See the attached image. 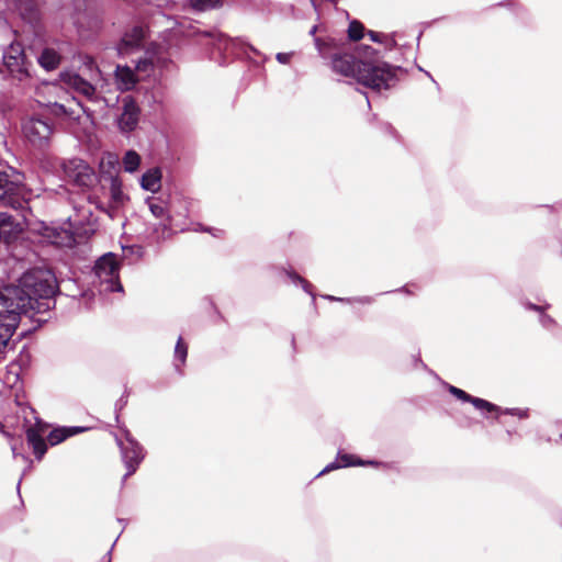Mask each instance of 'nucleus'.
Segmentation results:
<instances>
[{
	"label": "nucleus",
	"mask_w": 562,
	"mask_h": 562,
	"mask_svg": "<svg viewBox=\"0 0 562 562\" xmlns=\"http://www.w3.org/2000/svg\"><path fill=\"white\" fill-rule=\"evenodd\" d=\"M336 74L356 80L373 90L387 89L395 80V68L381 60L369 46L359 47L356 55L336 54L331 59Z\"/></svg>",
	"instance_id": "obj_2"
},
{
	"label": "nucleus",
	"mask_w": 562,
	"mask_h": 562,
	"mask_svg": "<svg viewBox=\"0 0 562 562\" xmlns=\"http://www.w3.org/2000/svg\"><path fill=\"white\" fill-rule=\"evenodd\" d=\"M36 232L43 237V241L60 247H71L75 243L72 233L68 228L38 224Z\"/></svg>",
	"instance_id": "obj_9"
},
{
	"label": "nucleus",
	"mask_w": 562,
	"mask_h": 562,
	"mask_svg": "<svg viewBox=\"0 0 562 562\" xmlns=\"http://www.w3.org/2000/svg\"><path fill=\"white\" fill-rule=\"evenodd\" d=\"M541 323H542V325H543L544 327H549V325H550V324H552V323H553V321H552L549 316H547V315H542V316H541Z\"/></svg>",
	"instance_id": "obj_34"
},
{
	"label": "nucleus",
	"mask_w": 562,
	"mask_h": 562,
	"mask_svg": "<svg viewBox=\"0 0 562 562\" xmlns=\"http://www.w3.org/2000/svg\"><path fill=\"white\" fill-rule=\"evenodd\" d=\"M140 186L144 190L153 193L157 192L161 186V171L159 168L147 170L140 179Z\"/></svg>",
	"instance_id": "obj_18"
},
{
	"label": "nucleus",
	"mask_w": 562,
	"mask_h": 562,
	"mask_svg": "<svg viewBox=\"0 0 562 562\" xmlns=\"http://www.w3.org/2000/svg\"><path fill=\"white\" fill-rule=\"evenodd\" d=\"M162 60L159 57H146L139 59L135 67V72L139 80L150 77L156 66L160 65Z\"/></svg>",
	"instance_id": "obj_20"
},
{
	"label": "nucleus",
	"mask_w": 562,
	"mask_h": 562,
	"mask_svg": "<svg viewBox=\"0 0 562 562\" xmlns=\"http://www.w3.org/2000/svg\"><path fill=\"white\" fill-rule=\"evenodd\" d=\"M110 195L114 207L123 205L127 199L122 190V182L117 178L111 179Z\"/></svg>",
	"instance_id": "obj_21"
},
{
	"label": "nucleus",
	"mask_w": 562,
	"mask_h": 562,
	"mask_svg": "<svg viewBox=\"0 0 562 562\" xmlns=\"http://www.w3.org/2000/svg\"><path fill=\"white\" fill-rule=\"evenodd\" d=\"M290 277L292 278L293 281L299 282L307 293L312 294L311 284L306 280H304L297 274H290Z\"/></svg>",
	"instance_id": "obj_31"
},
{
	"label": "nucleus",
	"mask_w": 562,
	"mask_h": 562,
	"mask_svg": "<svg viewBox=\"0 0 562 562\" xmlns=\"http://www.w3.org/2000/svg\"><path fill=\"white\" fill-rule=\"evenodd\" d=\"M78 431H80L79 428H57L49 432L47 440L49 445L55 446Z\"/></svg>",
	"instance_id": "obj_23"
},
{
	"label": "nucleus",
	"mask_w": 562,
	"mask_h": 562,
	"mask_svg": "<svg viewBox=\"0 0 562 562\" xmlns=\"http://www.w3.org/2000/svg\"><path fill=\"white\" fill-rule=\"evenodd\" d=\"M23 133L30 143L42 147L48 143L53 128L46 121L33 117L23 124Z\"/></svg>",
	"instance_id": "obj_7"
},
{
	"label": "nucleus",
	"mask_w": 562,
	"mask_h": 562,
	"mask_svg": "<svg viewBox=\"0 0 562 562\" xmlns=\"http://www.w3.org/2000/svg\"><path fill=\"white\" fill-rule=\"evenodd\" d=\"M528 307L531 308V310H535V311H539L540 310L539 306L533 305V304H529Z\"/></svg>",
	"instance_id": "obj_36"
},
{
	"label": "nucleus",
	"mask_w": 562,
	"mask_h": 562,
	"mask_svg": "<svg viewBox=\"0 0 562 562\" xmlns=\"http://www.w3.org/2000/svg\"><path fill=\"white\" fill-rule=\"evenodd\" d=\"M56 289L52 271L40 268L25 272L18 285L0 289V351L8 346L20 315L29 311L41 313L49 310Z\"/></svg>",
	"instance_id": "obj_1"
},
{
	"label": "nucleus",
	"mask_w": 562,
	"mask_h": 562,
	"mask_svg": "<svg viewBox=\"0 0 562 562\" xmlns=\"http://www.w3.org/2000/svg\"><path fill=\"white\" fill-rule=\"evenodd\" d=\"M369 36L373 42H381V34L375 32H369Z\"/></svg>",
	"instance_id": "obj_35"
},
{
	"label": "nucleus",
	"mask_w": 562,
	"mask_h": 562,
	"mask_svg": "<svg viewBox=\"0 0 562 562\" xmlns=\"http://www.w3.org/2000/svg\"><path fill=\"white\" fill-rule=\"evenodd\" d=\"M147 203L151 214L155 217L162 218L166 216L167 211L162 202H158L155 199H148Z\"/></svg>",
	"instance_id": "obj_26"
},
{
	"label": "nucleus",
	"mask_w": 562,
	"mask_h": 562,
	"mask_svg": "<svg viewBox=\"0 0 562 562\" xmlns=\"http://www.w3.org/2000/svg\"><path fill=\"white\" fill-rule=\"evenodd\" d=\"M315 44H316V47L318 49V52L321 53L322 56H325V52H324V43H322V41L319 38H315Z\"/></svg>",
	"instance_id": "obj_33"
},
{
	"label": "nucleus",
	"mask_w": 562,
	"mask_h": 562,
	"mask_svg": "<svg viewBox=\"0 0 562 562\" xmlns=\"http://www.w3.org/2000/svg\"><path fill=\"white\" fill-rule=\"evenodd\" d=\"M75 105H76V108L66 106L65 104H60V103L55 102L53 104V112L56 115H65V116H68L69 119H71V120H76L79 123H82L85 125H90L91 121H90L89 116L86 114V112H85L83 108L81 106V104L80 103H76Z\"/></svg>",
	"instance_id": "obj_16"
},
{
	"label": "nucleus",
	"mask_w": 562,
	"mask_h": 562,
	"mask_svg": "<svg viewBox=\"0 0 562 562\" xmlns=\"http://www.w3.org/2000/svg\"><path fill=\"white\" fill-rule=\"evenodd\" d=\"M66 177L79 187H89L94 180V172L82 159H70L64 164Z\"/></svg>",
	"instance_id": "obj_6"
},
{
	"label": "nucleus",
	"mask_w": 562,
	"mask_h": 562,
	"mask_svg": "<svg viewBox=\"0 0 562 562\" xmlns=\"http://www.w3.org/2000/svg\"><path fill=\"white\" fill-rule=\"evenodd\" d=\"M94 64L93 59L92 58H89V65L90 67Z\"/></svg>",
	"instance_id": "obj_39"
},
{
	"label": "nucleus",
	"mask_w": 562,
	"mask_h": 562,
	"mask_svg": "<svg viewBox=\"0 0 562 562\" xmlns=\"http://www.w3.org/2000/svg\"><path fill=\"white\" fill-rule=\"evenodd\" d=\"M140 161V156L133 149L127 150L122 159L124 170L130 173H133L138 169Z\"/></svg>",
	"instance_id": "obj_24"
},
{
	"label": "nucleus",
	"mask_w": 562,
	"mask_h": 562,
	"mask_svg": "<svg viewBox=\"0 0 562 562\" xmlns=\"http://www.w3.org/2000/svg\"><path fill=\"white\" fill-rule=\"evenodd\" d=\"M292 57L291 53H278L276 58L280 64H288Z\"/></svg>",
	"instance_id": "obj_32"
},
{
	"label": "nucleus",
	"mask_w": 562,
	"mask_h": 562,
	"mask_svg": "<svg viewBox=\"0 0 562 562\" xmlns=\"http://www.w3.org/2000/svg\"><path fill=\"white\" fill-rule=\"evenodd\" d=\"M116 441L121 449L122 460L127 469L124 475L125 480L136 472L145 454L143 447L127 431L125 432L124 440L116 439Z\"/></svg>",
	"instance_id": "obj_4"
},
{
	"label": "nucleus",
	"mask_w": 562,
	"mask_h": 562,
	"mask_svg": "<svg viewBox=\"0 0 562 562\" xmlns=\"http://www.w3.org/2000/svg\"><path fill=\"white\" fill-rule=\"evenodd\" d=\"M12 451H13V454H14V457H15V456H16V453H15V448H14V447L12 448Z\"/></svg>",
	"instance_id": "obj_40"
},
{
	"label": "nucleus",
	"mask_w": 562,
	"mask_h": 562,
	"mask_svg": "<svg viewBox=\"0 0 562 562\" xmlns=\"http://www.w3.org/2000/svg\"><path fill=\"white\" fill-rule=\"evenodd\" d=\"M326 299H328L330 301H336V300L341 301V299H337V297H334V296H330V295H327Z\"/></svg>",
	"instance_id": "obj_38"
},
{
	"label": "nucleus",
	"mask_w": 562,
	"mask_h": 562,
	"mask_svg": "<svg viewBox=\"0 0 562 562\" xmlns=\"http://www.w3.org/2000/svg\"><path fill=\"white\" fill-rule=\"evenodd\" d=\"M449 392L461 401L470 402L476 409L481 411L482 413H492L499 411V407L494 405L493 403L487 402L483 398L473 397L463 390L458 389L456 386L450 385Z\"/></svg>",
	"instance_id": "obj_14"
},
{
	"label": "nucleus",
	"mask_w": 562,
	"mask_h": 562,
	"mask_svg": "<svg viewBox=\"0 0 562 562\" xmlns=\"http://www.w3.org/2000/svg\"><path fill=\"white\" fill-rule=\"evenodd\" d=\"M316 31H317V26H313V27L311 29L310 33H311L312 35H314V34L316 33Z\"/></svg>",
	"instance_id": "obj_37"
},
{
	"label": "nucleus",
	"mask_w": 562,
	"mask_h": 562,
	"mask_svg": "<svg viewBox=\"0 0 562 562\" xmlns=\"http://www.w3.org/2000/svg\"><path fill=\"white\" fill-rule=\"evenodd\" d=\"M363 25L360 22L352 21L348 27V35L350 40L357 41L363 36Z\"/></svg>",
	"instance_id": "obj_27"
},
{
	"label": "nucleus",
	"mask_w": 562,
	"mask_h": 562,
	"mask_svg": "<svg viewBox=\"0 0 562 562\" xmlns=\"http://www.w3.org/2000/svg\"><path fill=\"white\" fill-rule=\"evenodd\" d=\"M495 413H504V414H510L515 415L519 418H527L528 417V409H520V408H507L505 411H496Z\"/></svg>",
	"instance_id": "obj_30"
},
{
	"label": "nucleus",
	"mask_w": 562,
	"mask_h": 562,
	"mask_svg": "<svg viewBox=\"0 0 562 562\" xmlns=\"http://www.w3.org/2000/svg\"><path fill=\"white\" fill-rule=\"evenodd\" d=\"M122 103V112L116 119V124L121 133L127 134L136 128L140 111L131 97H125Z\"/></svg>",
	"instance_id": "obj_8"
},
{
	"label": "nucleus",
	"mask_w": 562,
	"mask_h": 562,
	"mask_svg": "<svg viewBox=\"0 0 562 562\" xmlns=\"http://www.w3.org/2000/svg\"><path fill=\"white\" fill-rule=\"evenodd\" d=\"M187 355H188V347L184 344L183 339L180 337L178 339L176 348H175L176 360H179L183 364L186 362Z\"/></svg>",
	"instance_id": "obj_28"
},
{
	"label": "nucleus",
	"mask_w": 562,
	"mask_h": 562,
	"mask_svg": "<svg viewBox=\"0 0 562 562\" xmlns=\"http://www.w3.org/2000/svg\"><path fill=\"white\" fill-rule=\"evenodd\" d=\"M25 188L24 177L11 169L0 170V200L7 195L21 194Z\"/></svg>",
	"instance_id": "obj_10"
},
{
	"label": "nucleus",
	"mask_w": 562,
	"mask_h": 562,
	"mask_svg": "<svg viewBox=\"0 0 562 562\" xmlns=\"http://www.w3.org/2000/svg\"><path fill=\"white\" fill-rule=\"evenodd\" d=\"M140 81L136 72L128 66H116L115 83L119 90L130 91Z\"/></svg>",
	"instance_id": "obj_15"
},
{
	"label": "nucleus",
	"mask_w": 562,
	"mask_h": 562,
	"mask_svg": "<svg viewBox=\"0 0 562 562\" xmlns=\"http://www.w3.org/2000/svg\"><path fill=\"white\" fill-rule=\"evenodd\" d=\"M367 464H373V462L372 461L364 462V461L360 460L359 458H357V457H355L352 454H341V453H339L338 458H337V461L331 462L328 465H326L319 472L318 476L323 475L325 473H328V472H330L333 470L339 469V468H345V467H350V465H367Z\"/></svg>",
	"instance_id": "obj_17"
},
{
	"label": "nucleus",
	"mask_w": 562,
	"mask_h": 562,
	"mask_svg": "<svg viewBox=\"0 0 562 562\" xmlns=\"http://www.w3.org/2000/svg\"><path fill=\"white\" fill-rule=\"evenodd\" d=\"M61 82L69 89L86 97L88 100H93L95 97L94 87L75 72H64L60 75Z\"/></svg>",
	"instance_id": "obj_12"
},
{
	"label": "nucleus",
	"mask_w": 562,
	"mask_h": 562,
	"mask_svg": "<svg viewBox=\"0 0 562 562\" xmlns=\"http://www.w3.org/2000/svg\"><path fill=\"white\" fill-rule=\"evenodd\" d=\"M21 231V225L10 214L0 212V238L9 239Z\"/></svg>",
	"instance_id": "obj_19"
},
{
	"label": "nucleus",
	"mask_w": 562,
	"mask_h": 562,
	"mask_svg": "<svg viewBox=\"0 0 562 562\" xmlns=\"http://www.w3.org/2000/svg\"><path fill=\"white\" fill-rule=\"evenodd\" d=\"M46 432V428L42 424H36L27 428L26 430V439L29 445L33 449V453L36 459L41 460L46 453L47 447L44 440V434Z\"/></svg>",
	"instance_id": "obj_13"
},
{
	"label": "nucleus",
	"mask_w": 562,
	"mask_h": 562,
	"mask_svg": "<svg viewBox=\"0 0 562 562\" xmlns=\"http://www.w3.org/2000/svg\"><path fill=\"white\" fill-rule=\"evenodd\" d=\"M119 261L112 252L103 255L94 266V274L101 292L122 291L119 280Z\"/></svg>",
	"instance_id": "obj_3"
},
{
	"label": "nucleus",
	"mask_w": 562,
	"mask_h": 562,
	"mask_svg": "<svg viewBox=\"0 0 562 562\" xmlns=\"http://www.w3.org/2000/svg\"><path fill=\"white\" fill-rule=\"evenodd\" d=\"M38 61L45 69L52 70L59 65L60 56L56 50L52 48H46L41 54Z\"/></svg>",
	"instance_id": "obj_22"
},
{
	"label": "nucleus",
	"mask_w": 562,
	"mask_h": 562,
	"mask_svg": "<svg viewBox=\"0 0 562 562\" xmlns=\"http://www.w3.org/2000/svg\"><path fill=\"white\" fill-rule=\"evenodd\" d=\"M146 36V30L143 26H135L126 32L116 46L117 54L126 56L138 49Z\"/></svg>",
	"instance_id": "obj_11"
},
{
	"label": "nucleus",
	"mask_w": 562,
	"mask_h": 562,
	"mask_svg": "<svg viewBox=\"0 0 562 562\" xmlns=\"http://www.w3.org/2000/svg\"><path fill=\"white\" fill-rule=\"evenodd\" d=\"M119 164V157L112 153H105L100 160V169L102 172L111 173Z\"/></svg>",
	"instance_id": "obj_25"
},
{
	"label": "nucleus",
	"mask_w": 562,
	"mask_h": 562,
	"mask_svg": "<svg viewBox=\"0 0 562 562\" xmlns=\"http://www.w3.org/2000/svg\"><path fill=\"white\" fill-rule=\"evenodd\" d=\"M3 65L19 80L27 75L25 55L22 45L12 43L3 53Z\"/></svg>",
	"instance_id": "obj_5"
},
{
	"label": "nucleus",
	"mask_w": 562,
	"mask_h": 562,
	"mask_svg": "<svg viewBox=\"0 0 562 562\" xmlns=\"http://www.w3.org/2000/svg\"><path fill=\"white\" fill-rule=\"evenodd\" d=\"M220 3V0H191L193 8L204 11L215 8Z\"/></svg>",
	"instance_id": "obj_29"
}]
</instances>
